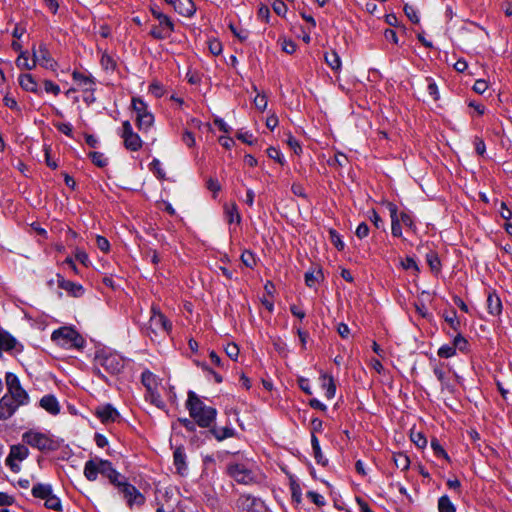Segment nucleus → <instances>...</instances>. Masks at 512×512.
Masks as SVG:
<instances>
[{
  "instance_id": "nucleus-1",
  "label": "nucleus",
  "mask_w": 512,
  "mask_h": 512,
  "mask_svg": "<svg viewBox=\"0 0 512 512\" xmlns=\"http://www.w3.org/2000/svg\"><path fill=\"white\" fill-rule=\"evenodd\" d=\"M186 406L189 410L190 417L200 427H210L216 419V409L211 406H207L193 391L188 392Z\"/></svg>"
},
{
  "instance_id": "nucleus-2",
  "label": "nucleus",
  "mask_w": 512,
  "mask_h": 512,
  "mask_svg": "<svg viewBox=\"0 0 512 512\" xmlns=\"http://www.w3.org/2000/svg\"><path fill=\"white\" fill-rule=\"evenodd\" d=\"M22 440L25 444L42 452L55 451L60 443L49 433H42L36 430H29L23 433Z\"/></svg>"
},
{
  "instance_id": "nucleus-3",
  "label": "nucleus",
  "mask_w": 512,
  "mask_h": 512,
  "mask_svg": "<svg viewBox=\"0 0 512 512\" xmlns=\"http://www.w3.org/2000/svg\"><path fill=\"white\" fill-rule=\"evenodd\" d=\"M227 473L241 484H251L257 481L255 466L250 462H231L227 465Z\"/></svg>"
},
{
  "instance_id": "nucleus-4",
  "label": "nucleus",
  "mask_w": 512,
  "mask_h": 512,
  "mask_svg": "<svg viewBox=\"0 0 512 512\" xmlns=\"http://www.w3.org/2000/svg\"><path fill=\"white\" fill-rule=\"evenodd\" d=\"M172 329L171 322L156 306L151 307V315L146 327V333L151 338L169 334Z\"/></svg>"
},
{
  "instance_id": "nucleus-5",
  "label": "nucleus",
  "mask_w": 512,
  "mask_h": 512,
  "mask_svg": "<svg viewBox=\"0 0 512 512\" xmlns=\"http://www.w3.org/2000/svg\"><path fill=\"white\" fill-rule=\"evenodd\" d=\"M51 339L65 349L81 348L84 345V339L71 327H61L55 330L51 335Z\"/></svg>"
},
{
  "instance_id": "nucleus-6",
  "label": "nucleus",
  "mask_w": 512,
  "mask_h": 512,
  "mask_svg": "<svg viewBox=\"0 0 512 512\" xmlns=\"http://www.w3.org/2000/svg\"><path fill=\"white\" fill-rule=\"evenodd\" d=\"M132 108L136 114L135 120L138 129L147 133L154 123V116L149 111L148 105L140 97H133Z\"/></svg>"
},
{
  "instance_id": "nucleus-7",
  "label": "nucleus",
  "mask_w": 512,
  "mask_h": 512,
  "mask_svg": "<svg viewBox=\"0 0 512 512\" xmlns=\"http://www.w3.org/2000/svg\"><path fill=\"white\" fill-rule=\"evenodd\" d=\"M31 492L35 498L44 500V505L46 508L56 512H62L63 509L61 500L53 493V489L50 484H35L32 487Z\"/></svg>"
},
{
  "instance_id": "nucleus-8",
  "label": "nucleus",
  "mask_w": 512,
  "mask_h": 512,
  "mask_svg": "<svg viewBox=\"0 0 512 512\" xmlns=\"http://www.w3.org/2000/svg\"><path fill=\"white\" fill-rule=\"evenodd\" d=\"M5 380L8 389V393L6 395L13 398V401L16 402L18 406L28 404L29 396L27 392L21 387L18 377L13 373L8 372L6 373Z\"/></svg>"
},
{
  "instance_id": "nucleus-9",
  "label": "nucleus",
  "mask_w": 512,
  "mask_h": 512,
  "mask_svg": "<svg viewBox=\"0 0 512 512\" xmlns=\"http://www.w3.org/2000/svg\"><path fill=\"white\" fill-rule=\"evenodd\" d=\"M113 469L112 463L99 458L88 460L84 465V476L89 481H95L98 474L106 476Z\"/></svg>"
},
{
  "instance_id": "nucleus-10",
  "label": "nucleus",
  "mask_w": 512,
  "mask_h": 512,
  "mask_svg": "<svg viewBox=\"0 0 512 512\" xmlns=\"http://www.w3.org/2000/svg\"><path fill=\"white\" fill-rule=\"evenodd\" d=\"M119 135L123 139L124 147L127 150L136 152L142 148L143 141L140 136L134 132L133 127L128 120L122 123Z\"/></svg>"
},
{
  "instance_id": "nucleus-11",
  "label": "nucleus",
  "mask_w": 512,
  "mask_h": 512,
  "mask_svg": "<svg viewBox=\"0 0 512 512\" xmlns=\"http://www.w3.org/2000/svg\"><path fill=\"white\" fill-rule=\"evenodd\" d=\"M29 456V450L24 444H16L10 447L5 464L14 473H19L21 467L18 462L24 461Z\"/></svg>"
},
{
  "instance_id": "nucleus-12",
  "label": "nucleus",
  "mask_w": 512,
  "mask_h": 512,
  "mask_svg": "<svg viewBox=\"0 0 512 512\" xmlns=\"http://www.w3.org/2000/svg\"><path fill=\"white\" fill-rule=\"evenodd\" d=\"M32 56L35 61V66L39 64L45 69L55 70L57 68V62L51 56L47 46L40 44L38 48L35 46L32 48Z\"/></svg>"
},
{
  "instance_id": "nucleus-13",
  "label": "nucleus",
  "mask_w": 512,
  "mask_h": 512,
  "mask_svg": "<svg viewBox=\"0 0 512 512\" xmlns=\"http://www.w3.org/2000/svg\"><path fill=\"white\" fill-rule=\"evenodd\" d=\"M96 361L111 374L119 373L124 367L123 359L117 354H101L96 357Z\"/></svg>"
},
{
  "instance_id": "nucleus-14",
  "label": "nucleus",
  "mask_w": 512,
  "mask_h": 512,
  "mask_svg": "<svg viewBox=\"0 0 512 512\" xmlns=\"http://www.w3.org/2000/svg\"><path fill=\"white\" fill-rule=\"evenodd\" d=\"M119 492L123 495L128 507L131 509L135 506L140 507L145 503V496L130 483L124 485Z\"/></svg>"
},
{
  "instance_id": "nucleus-15",
  "label": "nucleus",
  "mask_w": 512,
  "mask_h": 512,
  "mask_svg": "<svg viewBox=\"0 0 512 512\" xmlns=\"http://www.w3.org/2000/svg\"><path fill=\"white\" fill-rule=\"evenodd\" d=\"M72 79L82 91L94 92L96 83L91 74L75 70L72 73Z\"/></svg>"
},
{
  "instance_id": "nucleus-16",
  "label": "nucleus",
  "mask_w": 512,
  "mask_h": 512,
  "mask_svg": "<svg viewBox=\"0 0 512 512\" xmlns=\"http://www.w3.org/2000/svg\"><path fill=\"white\" fill-rule=\"evenodd\" d=\"M95 415L104 424L115 422L119 418V413L110 404L99 406L96 408Z\"/></svg>"
},
{
  "instance_id": "nucleus-17",
  "label": "nucleus",
  "mask_w": 512,
  "mask_h": 512,
  "mask_svg": "<svg viewBox=\"0 0 512 512\" xmlns=\"http://www.w3.org/2000/svg\"><path fill=\"white\" fill-rule=\"evenodd\" d=\"M20 406L13 401V398L4 395L0 399V420H6L10 418Z\"/></svg>"
},
{
  "instance_id": "nucleus-18",
  "label": "nucleus",
  "mask_w": 512,
  "mask_h": 512,
  "mask_svg": "<svg viewBox=\"0 0 512 512\" xmlns=\"http://www.w3.org/2000/svg\"><path fill=\"white\" fill-rule=\"evenodd\" d=\"M172 7L184 17H191L196 12V6L192 0H175Z\"/></svg>"
},
{
  "instance_id": "nucleus-19",
  "label": "nucleus",
  "mask_w": 512,
  "mask_h": 512,
  "mask_svg": "<svg viewBox=\"0 0 512 512\" xmlns=\"http://www.w3.org/2000/svg\"><path fill=\"white\" fill-rule=\"evenodd\" d=\"M57 284L58 286L69 292L74 297H79L83 294V287L80 284L72 282L70 280H66L63 276L57 275Z\"/></svg>"
},
{
  "instance_id": "nucleus-20",
  "label": "nucleus",
  "mask_w": 512,
  "mask_h": 512,
  "mask_svg": "<svg viewBox=\"0 0 512 512\" xmlns=\"http://www.w3.org/2000/svg\"><path fill=\"white\" fill-rule=\"evenodd\" d=\"M391 217V232L394 237L402 236L401 223L398 217V208L395 204L389 203L388 205Z\"/></svg>"
},
{
  "instance_id": "nucleus-21",
  "label": "nucleus",
  "mask_w": 512,
  "mask_h": 512,
  "mask_svg": "<svg viewBox=\"0 0 512 512\" xmlns=\"http://www.w3.org/2000/svg\"><path fill=\"white\" fill-rule=\"evenodd\" d=\"M40 406L47 412L56 415L60 411L59 403L53 395H45L40 400Z\"/></svg>"
},
{
  "instance_id": "nucleus-22",
  "label": "nucleus",
  "mask_w": 512,
  "mask_h": 512,
  "mask_svg": "<svg viewBox=\"0 0 512 512\" xmlns=\"http://www.w3.org/2000/svg\"><path fill=\"white\" fill-rule=\"evenodd\" d=\"M19 85L25 91L38 93V84L31 74H21L19 76Z\"/></svg>"
},
{
  "instance_id": "nucleus-23",
  "label": "nucleus",
  "mask_w": 512,
  "mask_h": 512,
  "mask_svg": "<svg viewBox=\"0 0 512 512\" xmlns=\"http://www.w3.org/2000/svg\"><path fill=\"white\" fill-rule=\"evenodd\" d=\"M487 309L493 316L500 315L502 311V302L498 295L490 293L487 297Z\"/></svg>"
},
{
  "instance_id": "nucleus-24",
  "label": "nucleus",
  "mask_w": 512,
  "mask_h": 512,
  "mask_svg": "<svg viewBox=\"0 0 512 512\" xmlns=\"http://www.w3.org/2000/svg\"><path fill=\"white\" fill-rule=\"evenodd\" d=\"M224 214L228 221V223H237L240 224L241 222V215L239 213L238 207L236 203H229L224 205Z\"/></svg>"
},
{
  "instance_id": "nucleus-25",
  "label": "nucleus",
  "mask_w": 512,
  "mask_h": 512,
  "mask_svg": "<svg viewBox=\"0 0 512 512\" xmlns=\"http://www.w3.org/2000/svg\"><path fill=\"white\" fill-rule=\"evenodd\" d=\"M324 60L326 64L336 73L341 71L342 62L340 56L335 50H331L326 52L324 55Z\"/></svg>"
},
{
  "instance_id": "nucleus-26",
  "label": "nucleus",
  "mask_w": 512,
  "mask_h": 512,
  "mask_svg": "<svg viewBox=\"0 0 512 512\" xmlns=\"http://www.w3.org/2000/svg\"><path fill=\"white\" fill-rule=\"evenodd\" d=\"M320 379L322 381V388L325 390V396L328 399H332L336 393V385L332 376L321 374Z\"/></svg>"
},
{
  "instance_id": "nucleus-27",
  "label": "nucleus",
  "mask_w": 512,
  "mask_h": 512,
  "mask_svg": "<svg viewBox=\"0 0 512 512\" xmlns=\"http://www.w3.org/2000/svg\"><path fill=\"white\" fill-rule=\"evenodd\" d=\"M142 384L147 389V392L157 390L158 379L152 372L145 370L141 375Z\"/></svg>"
},
{
  "instance_id": "nucleus-28",
  "label": "nucleus",
  "mask_w": 512,
  "mask_h": 512,
  "mask_svg": "<svg viewBox=\"0 0 512 512\" xmlns=\"http://www.w3.org/2000/svg\"><path fill=\"white\" fill-rule=\"evenodd\" d=\"M210 432L218 441L234 437L236 434L235 429L232 427L213 428Z\"/></svg>"
},
{
  "instance_id": "nucleus-29",
  "label": "nucleus",
  "mask_w": 512,
  "mask_h": 512,
  "mask_svg": "<svg viewBox=\"0 0 512 512\" xmlns=\"http://www.w3.org/2000/svg\"><path fill=\"white\" fill-rule=\"evenodd\" d=\"M16 65L20 69L32 70L35 68L34 58L29 59L27 52H21L16 60Z\"/></svg>"
},
{
  "instance_id": "nucleus-30",
  "label": "nucleus",
  "mask_w": 512,
  "mask_h": 512,
  "mask_svg": "<svg viewBox=\"0 0 512 512\" xmlns=\"http://www.w3.org/2000/svg\"><path fill=\"white\" fill-rule=\"evenodd\" d=\"M174 29H168L162 25L153 26L150 35L155 39H166L170 37V35L173 33Z\"/></svg>"
},
{
  "instance_id": "nucleus-31",
  "label": "nucleus",
  "mask_w": 512,
  "mask_h": 512,
  "mask_svg": "<svg viewBox=\"0 0 512 512\" xmlns=\"http://www.w3.org/2000/svg\"><path fill=\"white\" fill-rule=\"evenodd\" d=\"M173 458H174V464L177 468V471L179 473H183V470L186 469V463H185V452L182 448H177L175 451H174V454H173Z\"/></svg>"
},
{
  "instance_id": "nucleus-32",
  "label": "nucleus",
  "mask_w": 512,
  "mask_h": 512,
  "mask_svg": "<svg viewBox=\"0 0 512 512\" xmlns=\"http://www.w3.org/2000/svg\"><path fill=\"white\" fill-rule=\"evenodd\" d=\"M151 13L159 21L160 25H162V26H164V27H166L168 29H174V23L172 22L170 17H168L167 15L163 14L162 12L157 10L156 8H152L151 9Z\"/></svg>"
},
{
  "instance_id": "nucleus-33",
  "label": "nucleus",
  "mask_w": 512,
  "mask_h": 512,
  "mask_svg": "<svg viewBox=\"0 0 512 512\" xmlns=\"http://www.w3.org/2000/svg\"><path fill=\"white\" fill-rule=\"evenodd\" d=\"M393 460H394L396 467L401 469L402 471H406L409 469L410 459L406 454L397 453L393 456Z\"/></svg>"
},
{
  "instance_id": "nucleus-34",
  "label": "nucleus",
  "mask_w": 512,
  "mask_h": 512,
  "mask_svg": "<svg viewBox=\"0 0 512 512\" xmlns=\"http://www.w3.org/2000/svg\"><path fill=\"white\" fill-rule=\"evenodd\" d=\"M322 279L321 270L308 271L305 273V283L308 287H315Z\"/></svg>"
},
{
  "instance_id": "nucleus-35",
  "label": "nucleus",
  "mask_w": 512,
  "mask_h": 512,
  "mask_svg": "<svg viewBox=\"0 0 512 512\" xmlns=\"http://www.w3.org/2000/svg\"><path fill=\"white\" fill-rule=\"evenodd\" d=\"M438 510L439 512H455V506L450 501L448 496H442L438 500Z\"/></svg>"
},
{
  "instance_id": "nucleus-36",
  "label": "nucleus",
  "mask_w": 512,
  "mask_h": 512,
  "mask_svg": "<svg viewBox=\"0 0 512 512\" xmlns=\"http://www.w3.org/2000/svg\"><path fill=\"white\" fill-rule=\"evenodd\" d=\"M501 217L505 220L504 222V228L505 230L510 234V229L512 228V224L509 222V219L512 217V210H510L508 207H506L505 203H501V211H500Z\"/></svg>"
},
{
  "instance_id": "nucleus-37",
  "label": "nucleus",
  "mask_w": 512,
  "mask_h": 512,
  "mask_svg": "<svg viewBox=\"0 0 512 512\" xmlns=\"http://www.w3.org/2000/svg\"><path fill=\"white\" fill-rule=\"evenodd\" d=\"M101 66L105 71H114L116 68L115 60L107 53H103L100 60Z\"/></svg>"
},
{
  "instance_id": "nucleus-38",
  "label": "nucleus",
  "mask_w": 512,
  "mask_h": 512,
  "mask_svg": "<svg viewBox=\"0 0 512 512\" xmlns=\"http://www.w3.org/2000/svg\"><path fill=\"white\" fill-rule=\"evenodd\" d=\"M427 92L433 101H437L440 98L438 86L432 78H426Z\"/></svg>"
},
{
  "instance_id": "nucleus-39",
  "label": "nucleus",
  "mask_w": 512,
  "mask_h": 512,
  "mask_svg": "<svg viewBox=\"0 0 512 512\" xmlns=\"http://www.w3.org/2000/svg\"><path fill=\"white\" fill-rule=\"evenodd\" d=\"M89 157L91 161L98 167H105L108 164V159L100 152H90Z\"/></svg>"
},
{
  "instance_id": "nucleus-40",
  "label": "nucleus",
  "mask_w": 512,
  "mask_h": 512,
  "mask_svg": "<svg viewBox=\"0 0 512 512\" xmlns=\"http://www.w3.org/2000/svg\"><path fill=\"white\" fill-rule=\"evenodd\" d=\"M290 490H291L292 500L295 503L300 504L302 501V489H301L300 485L297 482L292 481L290 483Z\"/></svg>"
},
{
  "instance_id": "nucleus-41",
  "label": "nucleus",
  "mask_w": 512,
  "mask_h": 512,
  "mask_svg": "<svg viewBox=\"0 0 512 512\" xmlns=\"http://www.w3.org/2000/svg\"><path fill=\"white\" fill-rule=\"evenodd\" d=\"M453 346L455 347V350H459L461 352H465L468 350V341L466 338H464L461 334H457L453 339Z\"/></svg>"
},
{
  "instance_id": "nucleus-42",
  "label": "nucleus",
  "mask_w": 512,
  "mask_h": 512,
  "mask_svg": "<svg viewBox=\"0 0 512 512\" xmlns=\"http://www.w3.org/2000/svg\"><path fill=\"white\" fill-rule=\"evenodd\" d=\"M411 441L418 447L424 448L427 445V439L421 432H411Z\"/></svg>"
},
{
  "instance_id": "nucleus-43",
  "label": "nucleus",
  "mask_w": 512,
  "mask_h": 512,
  "mask_svg": "<svg viewBox=\"0 0 512 512\" xmlns=\"http://www.w3.org/2000/svg\"><path fill=\"white\" fill-rule=\"evenodd\" d=\"M150 170L156 175L159 179L165 178V172L162 168V164L158 159H153V161L150 163Z\"/></svg>"
},
{
  "instance_id": "nucleus-44",
  "label": "nucleus",
  "mask_w": 512,
  "mask_h": 512,
  "mask_svg": "<svg viewBox=\"0 0 512 512\" xmlns=\"http://www.w3.org/2000/svg\"><path fill=\"white\" fill-rule=\"evenodd\" d=\"M426 260H427L430 268L433 271L438 272L440 270L441 264H440V260L436 253H434V252L428 253L426 256Z\"/></svg>"
},
{
  "instance_id": "nucleus-45",
  "label": "nucleus",
  "mask_w": 512,
  "mask_h": 512,
  "mask_svg": "<svg viewBox=\"0 0 512 512\" xmlns=\"http://www.w3.org/2000/svg\"><path fill=\"white\" fill-rule=\"evenodd\" d=\"M146 398L152 403L154 404L156 407L158 408H163L164 407V402L163 400L161 399V396L159 393H157V390H153V391H149L147 392V396Z\"/></svg>"
},
{
  "instance_id": "nucleus-46",
  "label": "nucleus",
  "mask_w": 512,
  "mask_h": 512,
  "mask_svg": "<svg viewBox=\"0 0 512 512\" xmlns=\"http://www.w3.org/2000/svg\"><path fill=\"white\" fill-rule=\"evenodd\" d=\"M267 155L269 158L275 160L276 162H278L281 165H283L285 163L284 156L282 155L280 150L275 147H269L267 149Z\"/></svg>"
},
{
  "instance_id": "nucleus-47",
  "label": "nucleus",
  "mask_w": 512,
  "mask_h": 512,
  "mask_svg": "<svg viewBox=\"0 0 512 512\" xmlns=\"http://www.w3.org/2000/svg\"><path fill=\"white\" fill-rule=\"evenodd\" d=\"M431 448L433 449L436 456L443 457L446 460H450L448 454L445 452V450L443 449V447L436 438L432 439Z\"/></svg>"
},
{
  "instance_id": "nucleus-48",
  "label": "nucleus",
  "mask_w": 512,
  "mask_h": 512,
  "mask_svg": "<svg viewBox=\"0 0 512 512\" xmlns=\"http://www.w3.org/2000/svg\"><path fill=\"white\" fill-rule=\"evenodd\" d=\"M241 261L249 268H253L256 265V258L251 251H244L241 255Z\"/></svg>"
},
{
  "instance_id": "nucleus-49",
  "label": "nucleus",
  "mask_w": 512,
  "mask_h": 512,
  "mask_svg": "<svg viewBox=\"0 0 512 512\" xmlns=\"http://www.w3.org/2000/svg\"><path fill=\"white\" fill-rule=\"evenodd\" d=\"M307 497L318 507H323L326 504L324 496L315 491H309Z\"/></svg>"
},
{
  "instance_id": "nucleus-50",
  "label": "nucleus",
  "mask_w": 512,
  "mask_h": 512,
  "mask_svg": "<svg viewBox=\"0 0 512 512\" xmlns=\"http://www.w3.org/2000/svg\"><path fill=\"white\" fill-rule=\"evenodd\" d=\"M456 354L455 347L452 345H443L438 350V356L442 358H450Z\"/></svg>"
},
{
  "instance_id": "nucleus-51",
  "label": "nucleus",
  "mask_w": 512,
  "mask_h": 512,
  "mask_svg": "<svg viewBox=\"0 0 512 512\" xmlns=\"http://www.w3.org/2000/svg\"><path fill=\"white\" fill-rule=\"evenodd\" d=\"M253 102H254L255 107L260 111H264L266 109L267 103H268L266 95L261 94V93H257Z\"/></svg>"
},
{
  "instance_id": "nucleus-52",
  "label": "nucleus",
  "mask_w": 512,
  "mask_h": 512,
  "mask_svg": "<svg viewBox=\"0 0 512 512\" xmlns=\"http://www.w3.org/2000/svg\"><path fill=\"white\" fill-rule=\"evenodd\" d=\"M274 12L279 16H285L287 12V5L282 0H274L272 3Z\"/></svg>"
},
{
  "instance_id": "nucleus-53",
  "label": "nucleus",
  "mask_w": 512,
  "mask_h": 512,
  "mask_svg": "<svg viewBox=\"0 0 512 512\" xmlns=\"http://www.w3.org/2000/svg\"><path fill=\"white\" fill-rule=\"evenodd\" d=\"M445 321H446L447 323H449L450 327H451L453 330H455V331H457V330H458V328H459V326H460V322H459V320H458V317H457V314H456V312H455V311H451V313H450V314L445 315Z\"/></svg>"
},
{
  "instance_id": "nucleus-54",
  "label": "nucleus",
  "mask_w": 512,
  "mask_h": 512,
  "mask_svg": "<svg viewBox=\"0 0 512 512\" xmlns=\"http://www.w3.org/2000/svg\"><path fill=\"white\" fill-rule=\"evenodd\" d=\"M398 217H399L400 223H403L404 226L408 227L411 230H415L414 221L408 213L401 212L400 216H398Z\"/></svg>"
},
{
  "instance_id": "nucleus-55",
  "label": "nucleus",
  "mask_w": 512,
  "mask_h": 512,
  "mask_svg": "<svg viewBox=\"0 0 512 512\" xmlns=\"http://www.w3.org/2000/svg\"><path fill=\"white\" fill-rule=\"evenodd\" d=\"M225 352L229 358L236 360L239 355V348L235 343H229L225 347Z\"/></svg>"
},
{
  "instance_id": "nucleus-56",
  "label": "nucleus",
  "mask_w": 512,
  "mask_h": 512,
  "mask_svg": "<svg viewBox=\"0 0 512 512\" xmlns=\"http://www.w3.org/2000/svg\"><path fill=\"white\" fill-rule=\"evenodd\" d=\"M330 238H331L333 245L338 250L344 249V246H345L344 242L341 240L340 235L335 230H330Z\"/></svg>"
},
{
  "instance_id": "nucleus-57",
  "label": "nucleus",
  "mask_w": 512,
  "mask_h": 512,
  "mask_svg": "<svg viewBox=\"0 0 512 512\" xmlns=\"http://www.w3.org/2000/svg\"><path fill=\"white\" fill-rule=\"evenodd\" d=\"M404 12L413 23L419 22V16L413 6L405 5Z\"/></svg>"
},
{
  "instance_id": "nucleus-58",
  "label": "nucleus",
  "mask_w": 512,
  "mask_h": 512,
  "mask_svg": "<svg viewBox=\"0 0 512 512\" xmlns=\"http://www.w3.org/2000/svg\"><path fill=\"white\" fill-rule=\"evenodd\" d=\"M96 245L101 251L105 253H107L110 249L109 241L105 237L100 235L96 237Z\"/></svg>"
},
{
  "instance_id": "nucleus-59",
  "label": "nucleus",
  "mask_w": 512,
  "mask_h": 512,
  "mask_svg": "<svg viewBox=\"0 0 512 512\" xmlns=\"http://www.w3.org/2000/svg\"><path fill=\"white\" fill-rule=\"evenodd\" d=\"M44 89L47 93H52L54 95H58L60 93V87L51 80L44 81Z\"/></svg>"
},
{
  "instance_id": "nucleus-60",
  "label": "nucleus",
  "mask_w": 512,
  "mask_h": 512,
  "mask_svg": "<svg viewBox=\"0 0 512 512\" xmlns=\"http://www.w3.org/2000/svg\"><path fill=\"white\" fill-rule=\"evenodd\" d=\"M355 234L359 239L367 237L369 234L368 225L365 222L360 223L355 231Z\"/></svg>"
},
{
  "instance_id": "nucleus-61",
  "label": "nucleus",
  "mask_w": 512,
  "mask_h": 512,
  "mask_svg": "<svg viewBox=\"0 0 512 512\" xmlns=\"http://www.w3.org/2000/svg\"><path fill=\"white\" fill-rule=\"evenodd\" d=\"M474 147L478 155L483 156L486 151V146L482 138H474Z\"/></svg>"
},
{
  "instance_id": "nucleus-62",
  "label": "nucleus",
  "mask_w": 512,
  "mask_h": 512,
  "mask_svg": "<svg viewBox=\"0 0 512 512\" xmlns=\"http://www.w3.org/2000/svg\"><path fill=\"white\" fill-rule=\"evenodd\" d=\"M487 88L488 83L483 79L476 80V82L473 85V90L478 94H483L487 90Z\"/></svg>"
},
{
  "instance_id": "nucleus-63",
  "label": "nucleus",
  "mask_w": 512,
  "mask_h": 512,
  "mask_svg": "<svg viewBox=\"0 0 512 512\" xmlns=\"http://www.w3.org/2000/svg\"><path fill=\"white\" fill-rule=\"evenodd\" d=\"M3 102H4L5 106L9 107L10 109L15 110V111H20L17 101L12 96L5 95L3 98Z\"/></svg>"
},
{
  "instance_id": "nucleus-64",
  "label": "nucleus",
  "mask_w": 512,
  "mask_h": 512,
  "mask_svg": "<svg viewBox=\"0 0 512 512\" xmlns=\"http://www.w3.org/2000/svg\"><path fill=\"white\" fill-rule=\"evenodd\" d=\"M282 49L288 54H293L296 51V44L292 40L284 39Z\"/></svg>"
}]
</instances>
